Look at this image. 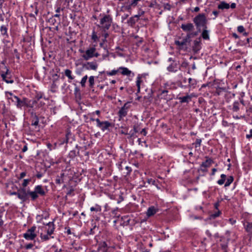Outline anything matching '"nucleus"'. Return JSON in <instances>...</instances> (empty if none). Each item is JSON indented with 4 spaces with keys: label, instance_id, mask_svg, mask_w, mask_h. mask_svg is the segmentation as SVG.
<instances>
[{
    "label": "nucleus",
    "instance_id": "ea45409f",
    "mask_svg": "<svg viewBox=\"0 0 252 252\" xmlns=\"http://www.w3.org/2000/svg\"><path fill=\"white\" fill-rule=\"evenodd\" d=\"M221 211L218 210L217 212L211 214L210 215V218L211 219H214L219 217L221 214Z\"/></svg>",
    "mask_w": 252,
    "mask_h": 252
},
{
    "label": "nucleus",
    "instance_id": "09e8293b",
    "mask_svg": "<svg viewBox=\"0 0 252 252\" xmlns=\"http://www.w3.org/2000/svg\"><path fill=\"white\" fill-rule=\"evenodd\" d=\"M201 141H202V140L201 139H196L195 142L194 143H193V144L195 145V148L199 147L201 145Z\"/></svg>",
    "mask_w": 252,
    "mask_h": 252
},
{
    "label": "nucleus",
    "instance_id": "680f3d73",
    "mask_svg": "<svg viewBox=\"0 0 252 252\" xmlns=\"http://www.w3.org/2000/svg\"><path fill=\"white\" fill-rule=\"evenodd\" d=\"M157 1L156 0H155L154 2H151L150 4L149 5L150 7H154V6L156 7V5L157 4Z\"/></svg>",
    "mask_w": 252,
    "mask_h": 252
},
{
    "label": "nucleus",
    "instance_id": "a18cd8bd",
    "mask_svg": "<svg viewBox=\"0 0 252 252\" xmlns=\"http://www.w3.org/2000/svg\"><path fill=\"white\" fill-rule=\"evenodd\" d=\"M144 14H145V11H143L141 9H139L138 14L136 15H135L134 16H135V17H136L139 20V17L142 15H143Z\"/></svg>",
    "mask_w": 252,
    "mask_h": 252
},
{
    "label": "nucleus",
    "instance_id": "423d86ee",
    "mask_svg": "<svg viewBox=\"0 0 252 252\" xmlns=\"http://www.w3.org/2000/svg\"><path fill=\"white\" fill-rule=\"evenodd\" d=\"M36 227L32 226L28 229L27 231L23 234V237L27 240H33L36 237V234L35 233Z\"/></svg>",
    "mask_w": 252,
    "mask_h": 252
},
{
    "label": "nucleus",
    "instance_id": "79ce46f5",
    "mask_svg": "<svg viewBox=\"0 0 252 252\" xmlns=\"http://www.w3.org/2000/svg\"><path fill=\"white\" fill-rule=\"evenodd\" d=\"M88 79V76L86 75L81 79L80 84L82 87H85L86 86V83Z\"/></svg>",
    "mask_w": 252,
    "mask_h": 252
},
{
    "label": "nucleus",
    "instance_id": "1a4fd4ad",
    "mask_svg": "<svg viewBox=\"0 0 252 252\" xmlns=\"http://www.w3.org/2000/svg\"><path fill=\"white\" fill-rule=\"evenodd\" d=\"M130 106V103L129 102H127L121 108L118 112V115L120 118H124L127 115Z\"/></svg>",
    "mask_w": 252,
    "mask_h": 252
},
{
    "label": "nucleus",
    "instance_id": "393cba45",
    "mask_svg": "<svg viewBox=\"0 0 252 252\" xmlns=\"http://www.w3.org/2000/svg\"><path fill=\"white\" fill-rule=\"evenodd\" d=\"M178 67L176 63H171L169 65L167 69L168 71L171 72H176L177 71Z\"/></svg>",
    "mask_w": 252,
    "mask_h": 252
},
{
    "label": "nucleus",
    "instance_id": "603ef678",
    "mask_svg": "<svg viewBox=\"0 0 252 252\" xmlns=\"http://www.w3.org/2000/svg\"><path fill=\"white\" fill-rule=\"evenodd\" d=\"M189 66V63L186 61H184L181 64V67L186 68Z\"/></svg>",
    "mask_w": 252,
    "mask_h": 252
},
{
    "label": "nucleus",
    "instance_id": "13d9d810",
    "mask_svg": "<svg viewBox=\"0 0 252 252\" xmlns=\"http://www.w3.org/2000/svg\"><path fill=\"white\" fill-rule=\"evenodd\" d=\"M33 101H35V102H33V106H34V103H38V105H40V106H42L45 104V103L43 102H42V101H41V100H39V101H36V100H34Z\"/></svg>",
    "mask_w": 252,
    "mask_h": 252
},
{
    "label": "nucleus",
    "instance_id": "c756f323",
    "mask_svg": "<svg viewBox=\"0 0 252 252\" xmlns=\"http://www.w3.org/2000/svg\"><path fill=\"white\" fill-rule=\"evenodd\" d=\"M5 94L7 99L9 100H11L12 102H13L14 100V97L16 96V95H14L13 93L10 92H5Z\"/></svg>",
    "mask_w": 252,
    "mask_h": 252
},
{
    "label": "nucleus",
    "instance_id": "49530a36",
    "mask_svg": "<svg viewBox=\"0 0 252 252\" xmlns=\"http://www.w3.org/2000/svg\"><path fill=\"white\" fill-rule=\"evenodd\" d=\"M98 38L97 35H96V32L94 31L92 34V39L94 41L96 42L98 40Z\"/></svg>",
    "mask_w": 252,
    "mask_h": 252
},
{
    "label": "nucleus",
    "instance_id": "6ab92c4d",
    "mask_svg": "<svg viewBox=\"0 0 252 252\" xmlns=\"http://www.w3.org/2000/svg\"><path fill=\"white\" fill-rule=\"evenodd\" d=\"M188 82L189 84L187 86H186V88L194 89L196 87L197 82L196 79L189 78L188 79Z\"/></svg>",
    "mask_w": 252,
    "mask_h": 252
},
{
    "label": "nucleus",
    "instance_id": "aec40b11",
    "mask_svg": "<svg viewBox=\"0 0 252 252\" xmlns=\"http://www.w3.org/2000/svg\"><path fill=\"white\" fill-rule=\"evenodd\" d=\"M32 125L34 126H37L39 123V119L35 113L32 112L31 114Z\"/></svg>",
    "mask_w": 252,
    "mask_h": 252
},
{
    "label": "nucleus",
    "instance_id": "5701e85b",
    "mask_svg": "<svg viewBox=\"0 0 252 252\" xmlns=\"http://www.w3.org/2000/svg\"><path fill=\"white\" fill-rule=\"evenodd\" d=\"M218 8L219 9H228L230 8V4L225 2L224 1H221L220 4L218 5Z\"/></svg>",
    "mask_w": 252,
    "mask_h": 252
},
{
    "label": "nucleus",
    "instance_id": "052dcab7",
    "mask_svg": "<svg viewBox=\"0 0 252 252\" xmlns=\"http://www.w3.org/2000/svg\"><path fill=\"white\" fill-rule=\"evenodd\" d=\"M228 221H229V222L232 224V225H233L236 222V220H234L232 218H230L228 220Z\"/></svg>",
    "mask_w": 252,
    "mask_h": 252
},
{
    "label": "nucleus",
    "instance_id": "f257e3e1",
    "mask_svg": "<svg viewBox=\"0 0 252 252\" xmlns=\"http://www.w3.org/2000/svg\"><path fill=\"white\" fill-rule=\"evenodd\" d=\"M18 190L20 192V194H19V198L23 201L28 199V196L31 198L32 201H34L37 199L39 195L44 196L46 194L41 185L36 186L33 191H31L30 189L27 191L25 187L20 188Z\"/></svg>",
    "mask_w": 252,
    "mask_h": 252
},
{
    "label": "nucleus",
    "instance_id": "dca6fc26",
    "mask_svg": "<svg viewBox=\"0 0 252 252\" xmlns=\"http://www.w3.org/2000/svg\"><path fill=\"white\" fill-rule=\"evenodd\" d=\"M168 91L167 90H162L158 94V96L161 99H163L166 100L171 99V97L168 94Z\"/></svg>",
    "mask_w": 252,
    "mask_h": 252
},
{
    "label": "nucleus",
    "instance_id": "0e129e2a",
    "mask_svg": "<svg viewBox=\"0 0 252 252\" xmlns=\"http://www.w3.org/2000/svg\"><path fill=\"white\" fill-rule=\"evenodd\" d=\"M219 11H217V10H214L213 11V14L215 16V17L213 18V19H215L219 15Z\"/></svg>",
    "mask_w": 252,
    "mask_h": 252
},
{
    "label": "nucleus",
    "instance_id": "cd10ccee",
    "mask_svg": "<svg viewBox=\"0 0 252 252\" xmlns=\"http://www.w3.org/2000/svg\"><path fill=\"white\" fill-rule=\"evenodd\" d=\"M142 82V78L140 75H138L136 79V85L137 87V93H139L140 92V84Z\"/></svg>",
    "mask_w": 252,
    "mask_h": 252
},
{
    "label": "nucleus",
    "instance_id": "bb28decb",
    "mask_svg": "<svg viewBox=\"0 0 252 252\" xmlns=\"http://www.w3.org/2000/svg\"><path fill=\"white\" fill-rule=\"evenodd\" d=\"M201 36L204 39L208 40L209 39V31L207 30V29L203 28L202 32L201 33Z\"/></svg>",
    "mask_w": 252,
    "mask_h": 252
},
{
    "label": "nucleus",
    "instance_id": "f3484780",
    "mask_svg": "<svg viewBox=\"0 0 252 252\" xmlns=\"http://www.w3.org/2000/svg\"><path fill=\"white\" fill-rule=\"evenodd\" d=\"M192 95L187 94L186 96H180L178 98L181 103H189L191 100Z\"/></svg>",
    "mask_w": 252,
    "mask_h": 252
},
{
    "label": "nucleus",
    "instance_id": "f03ea898",
    "mask_svg": "<svg viewBox=\"0 0 252 252\" xmlns=\"http://www.w3.org/2000/svg\"><path fill=\"white\" fill-rule=\"evenodd\" d=\"M196 34L197 33L196 32L193 33H188L186 36L181 41L175 40V44L178 46V48L179 50L187 51L188 50V45H189L190 43V38Z\"/></svg>",
    "mask_w": 252,
    "mask_h": 252
},
{
    "label": "nucleus",
    "instance_id": "b1692460",
    "mask_svg": "<svg viewBox=\"0 0 252 252\" xmlns=\"http://www.w3.org/2000/svg\"><path fill=\"white\" fill-rule=\"evenodd\" d=\"M138 19L135 16L131 17L127 21V24L131 27H133Z\"/></svg>",
    "mask_w": 252,
    "mask_h": 252
},
{
    "label": "nucleus",
    "instance_id": "c9c22d12",
    "mask_svg": "<svg viewBox=\"0 0 252 252\" xmlns=\"http://www.w3.org/2000/svg\"><path fill=\"white\" fill-rule=\"evenodd\" d=\"M119 73V69H113L111 71H106L105 74L108 76H114Z\"/></svg>",
    "mask_w": 252,
    "mask_h": 252
},
{
    "label": "nucleus",
    "instance_id": "ddd939ff",
    "mask_svg": "<svg viewBox=\"0 0 252 252\" xmlns=\"http://www.w3.org/2000/svg\"><path fill=\"white\" fill-rule=\"evenodd\" d=\"M119 73L124 76H130L131 74L132 75V76H134V73L131 72V70H129V69L126 67H119Z\"/></svg>",
    "mask_w": 252,
    "mask_h": 252
},
{
    "label": "nucleus",
    "instance_id": "20e7f679",
    "mask_svg": "<svg viewBox=\"0 0 252 252\" xmlns=\"http://www.w3.org/2000/svg\"><path fill=\"white\" fill-rule=\"evenodd\" d=\"M14 101L13 102L16 106L18 108L21 109L23 106H26L27 107L32 108L33 107V102L35 101L29 100L28 98L23 97L22 99H21L17 96L14 97Z\"/></svg>",
    "mask_w": 252,
    "mask_h": 252
},
{
    "label": "nucleus",
    "instance_id": "c85d7f7f",
    "mask_svg": "<svg viewBox=\"0 0 252 252\" xmlns=\"http://www.w3.org/2000/svg\"><path fill=\"white\" fill-rule=\"evenodd\" d=\"M246 230L250 233H252V222H247L245 224Z\"/></svg>",
    "mask_w": 252,
    "mask_h": 252
},
{
    "label": "nucleus",
    "instance_id": "412c9836",
    "mask_svg": "<svg viewBox=\"0 0 252 252\" xmlns=\"http://www.w3.org/2000/svg\"><path fill=\"white\" fill-rule=\"evenodd\" d=\"M7 25H2L0 28V31L1 35L3 36L5 38H7L8 37V34L7 33Z\"/></svg>",
    "mask_w": 252,
    "mask_h": 252
},
{
    "label": "nucleus",
    "instance_id": "4c0bfd02",
    "mask_svg": "<svg viewBox=\"0 0 252 252\" xmlns=\"http://www.w3.org/2000/svg\"><path fill=\"white\" fill-rule=\"evenodd\" d=\"M122 219L124 220V225H127L129 224L130 219L128 216H125L122 217Z\"/></svg>",
    "mask_w": 252,
    "mask_h": 252
},
{
    "label": "nucleus",
    "instance_id": "72a5a7b5",
    "mask_svg": "<svg viewBox=\"0 0 252 252\" xmlns=\"http://www.w3.org/2000/svg\"><path fill=\"white\" fill-rule=\"evenodd\" d=\"M220 178L221 179L219 180L217 183L220 185H222L224 183L225 181L226 180V176L224 174H222L220 175Z\"/></svg>",
    "mask_w": 252,
    "mask_h": 252
},
{
    "label": "nucleus",
    "instance_id": "774afa93",
    "mask_svg": "<svg viewBox=\"0 0 252 252\" xmlns=\"http://www.w3.org/2000/svg\"><path fill=\"white\" fill-rule=\"evenodd\" d=\"M26 175V173L25 172H21L20 174L19 179L23 178Z\"/></svg>",
    "mask_w": 252,
    "mask_h": 252
},
{
    "label": "nucleus",
    "instance_id": "e2e57ef3",
    "mask_svg": "<svg viewBox=\"0 0 252 252\" xmlns=\"http://www.w3.org/2000/svg\"><path fill=\"white\" fill-rule=\"evenodd\" d=\"M10 195H16L19 198V194H20V192H19V190H18L17 191H14V192H11L10 193Z\"/></svg>",
    "mask_w": 252,
    "mask_h": 252
},
{
    "label": "nucleus",
    "instance_id": "4d7b16f0",
    "mask_svg": "<svg viewBox=\"0 0 252 252\" xmlns=\"http://www.w3.org/2000/svg\"><path fill=\"white\" fill-rule=\"evenodd\" d=\"M164 10H170L171 9V6L168 3H164L163 5Z\"/></svg>",
    "mask_w": 252,
    "mask_h": 252
},
{
    "label": "nucleus",
    "instance_id": "5fc2aeb1",
    "mask_svg": "<svg viewBox=\"0 0 252 252\" xmlns=\"http://www.w3.org/2000/svg\"><path fill=\"white\" fill-rule=\"evenodd\" d=\"M96 228V225L94 224L93 226V227L91 228L90 230V232H89V234L90 235H93L95 233V232H94V229H95Z\"/></svg>",
    "mask_w": 252,
    "mask_h": 252
},
{
    "label": "nucleus",
    "instance_id": "338daca9",
    "mask_svg": "<svg viewBox=\"0 0 252 252\" xmlns=\"http://www.w3.org/2000/svg\"><path fill=\"white\" fill-rule=\"evenodd\" d=\"M246 138L248 139L252 138V129L250 130V134H247L246 135Z\"/></svg>",
    "mask_w": 252,
    "mask_h": 252
},
{
    "label": "nucleus",
    "instance_id": "f8f14e48",
    "mask_svg": "<svg viewBox=\"0 0 252 252\" xmlns=\"http://www.w3.org/2000/svg\"><path fill=\"white\" fill-rule=\"evenodd\" d=\"M206 158H207V159L205 161L203 162L200 165V170L203 172L206 171V168L210 167L213 163V161L212 159L208 158L207 157H206Z\"/></svg>",
    "mask_w": 252,
    "mask_h": 252
},
{
    "label": "nucleus",
    "instance_id": "a878e982",
    "mask_svg": "<svg viewBox=\"0 0 252 252\" xmlns=\"http://www.w3.org/2000/svg\"><path fill=\"white\" fill-rule=\"evenodd\" d=\"M64 74L69 80H72L74 79V76L72 75L71 70L69 69H66L64 70Z\"/></svg>",
    "mask_w": 252,
    "mask_h": 252
},
{
    "label": "nucleus",
    "instance_id": "39448f33",
    "mask_svg": "<svg viewBox=\"0 0 252 252\" xmlns=\"http://www.w3.org/2000/svg\"><path fill=\"white\" fill-rule=\"evenodd\" d=\"M193 21L197 28L200 27H202L204 29L207 28V20L205 14L204 13H200L196 16L193 18Z\"/></svg>",
    "mask_w": 252,
    "mask_h": 252
},
{
    "label": "nucleus",
    "instance_id": "8fccbe9b",
    "mask_svg": "<svg viewBox=\"0 0 252 252\" xmlns=\"http://www.w3.org/2000/svg\"><path fill=\"white\" fill-rule=\"evenodd\" d=\"M136 5H132L131 4V1L128 4H127L125 6V9L127 10H130L131 9L132 7H135Z\"/></svg>",
    "mask_w": 252,
    "mask_h": 252
},
{
    "label": "nucleus",
    "instance_id": "473e14b6",
    "mask_svg": "<svg viewBox=\"0 0 252 252\" xmlns=\"http://www.w3.org/2000/svg\"><path fill=\"white\" fill-rule=\"evenodd\" d=\"M79 151L76 152V150H73L70 151V152L68 154V156L70 158H73L79 155Z\"/></svg>",
    "mask_w": 252,
    "mask_h": 252
},
{
    "label": "nucleus",
    "instance_id": "2eb2a0df",
    "mask_svg": "<svg viewBox=\"0 0 252 252\" xmlns=\"http://www.w3.org/2000/svg\"><path fill=\"white\" fill-rule=\"evenodd\" d=\"M55 229V224L53 222H49L47 223L46 227H45L47 233L51 235L53 233Z\"/></svg>",
    "mask_w": 252,
    "mask_h": 252
},
{
    "label": "nucleus",
    "instance_id": "6e6552de",
    "mask_svg": "<svg viewBox=\"0 0 252 252\" xmlns=\"http://www.w3.org/2000/svg\"><path fill=\"white\" fill-rule=\"evenodd\" d=\"M95 51L96 48L94 47H90L85 51V54L82 55V57L84 60L88 61L94 57L93 54Z\"/></svg>",
    "mask_w": 252,
    "mask_h": 252
},
{
    "label": "nucleus",
    "instance_id": "f704fd0d",
    "mask_svg": "<svg viewBox=\"0 0 252 252\" xmlns=\"http://www.w3.org/2000/svg\"><path fill=\"white\" fill-rule=\"evenodd\" d=\"M233 180H234V178H233V176H229L226 180V181L225 183L224 186L225 187H228L233 182Z\"/></svg>",
    "mask_w": 252,
    "mask_h": 252
},
{
    "label": "nucleus",
    "instance_id": "4468645a",
    "mask_svg": "<svg viewBox=\"0 0 252 252\" xmlns=\"http://www.w3.org/2000/svg\"><path fill=\"white\" fill-rule=\"evenodd\" d=\"M83 67L87 70H96L98 67V64L95 62H87L83 65Z\"/></svg>",
    "mask_w": 252,
    "mask_h": 252
},
{
    "label": "nucleus",
    "instance_id": "58836bf2",
    "mask_svg": "<svg viewBox=\"0 0 252 252\" xmlns=\"http://www.w3.org/2000/svg\"><path fill=\"white\" fill-rule=\"evenodd\" d=\"M232 110L234 112H237L239 110V103L238 101L234 102L233 104Z\"/></svg>",
    "mask_w": 252,
    "mask_h": 252
},
{
    "label": "nucleus",
    "instance_id": "c03bdc74",
    "mask_svg": "<svg viewBox=\"0 0 252 252\" xmlns=\"http://www.w3.org/2000/svg\"><path fill=\"white\" fill-rule=\"evenodd\" d=\"M135 131H133L132 129L129 131V132H128V134H127V138H134L135 136Z\"/></svg>",
    "mask_w": 252,
    "mask_h": 252
},
{
    "label": "nucleus",
    "instance_id": "69168bd1",
    "mask_svg": "<svg viewBox=\"0 0 252 252\" xmlns=\"http://www.w3.org/2000/svg\"><path fill=\"white\" fill-rule=\"evenodd\" d=\"M220 206V202L219 201H218L217 202H216L215 204H214V207L217 210H219L218 208Z\"/></svg>",
    "mask_w": 252,
    "mask_h": 252
},
{
    "label": "nucleus",
    "instance_id": "6e6d98bb",
    "mask_svg": "<svg viewBox=\"0 0 252 252\" xmlns=\"http://www.w3.org/2000/svg\"><path fill=\"white\" fill-rule=\"evenodd\" d=\"M34 245L32 243H29L27 245H26L25 246V248L26 249V250H29V249H32Z\"/></svg>",
    "mask_w": 252,
    "mask_h": 252
},
{
    "label": "nucleus",
    "instance_id": "9d476101",
    "mask_svg": "<svg viewBox=\"0 0 252 252\" xmlns=\"http://www.w3.org/2000/svg\"><path fill=\"white\" fill-rule=\"evenodd\" d=\"M5 68L6 69L5 72H1L0 76L2 80L6 83L12 84L14 82V80L12 79L10 77L8 76L9 75V69L6 67Z\"/></svg>",
    "mask_w": 252,
    "mask_h": 252
},
{
    "label": "nucleus",
    "instance_id": "a19ab883",
    "mask_svg": "<svg viewBox=\"0 0 252 252\" xmlns=\"http://www.w3.org/2000/svg\"><path fill=\"white\" fill-rule=\"evenodd\" d=\"M89 86L90 88H93L94 85V76H91L89 78Z\"/></svg>",
    "mask_w": 252,
    "mask_h": 252
},
{
    "label": "nucleus",
    "instance_id": "2f4dec72",
    "mask_svg": "<svg viewBox=\"0 0 252 252\" xmlns=\"http://www.w3.org/2000/svg\"><path fill=\"white\" fill-rule=\"evenodd\" d=\"M47 22L51 25H56V24H59V23H60V21H58L54 17H52L50 18L49 19H48Z\"/></svg>",
    "mask_w": 252,
    "mask_h": 252
},
{
    "label": "nucleus",
    "instance_id": "37998d69",
    "mask_svg": "<svg viewBox=\"0 0 252 252\" xmlns=\"http://www.w3.org/2000/svg\"><path fill=\"white\" fill-rule=\"evenodd\" d=\"M91 211L100 212L101 210V207L98 205H96L95 207H92L90 208Z\"/></svg>",
    "mask_w": 252,
    "mask_h": 252
},
{
    "label": "nucleus",
    "instance_id": "4be33fe9",
    "mask_svg": "<svg viewBox=\"0 0 252 252\" xmlns=\"http://www.w3.org/2000/svg\"><path fill=\"white\" fill-rule=\"evenodd\" d=\"M157 210L154 206H151L148 208L146 212V215L149 217H151L155 215L157 213Z\"/></svg>",
    "mask_w": 252,
    "mask_h": 252
},
{
    "label": "nucleus",
    "instance_id": "de8ad7c7",
    "mask_svg": "<svg viewBox=\"0 0 252 252\" xmlns=\"http://www.w3.org/2000/svg\"><path fill=\"white\" fill-rule=\"evenodd\" d=\"M31 181V179H24L23 180V182L22 183V186L23 187H26L27 186V185L29 184V183Z\"/></svg>",
    "mask_w": 252,
    "mask_h": 252
},
{
    "label": "nucleus",
    "instance_id": "864d4df0",
    "mask_svg": "<svg viewBox=\"0 0 252 252\" xmlns=\"http://www.w3.org/2000/svg\"><path fill=\"white\" fill-rule=\"evenodd\" d=\"M237 31L238 32L242 33L245 31V28L243 26H239L237 27Z\"/></svg>",
    "mask_w": 252,
    "mask_h": 252
},
{
    "label": "nucleus",
    "instance_id": "3c124183",
    "mask_svg": "<svg viewBox=\"0 0 252 252\" xmlns=\"http://www.w3.org/2000/svg\"><path fill=\"white\" fill-rule=\"evenodd\" d=\"M227 243H228V241H227V242L226 243H222V244H220V246H221V248H222V250H223L224 251H225V252H226V249L227 248Z\"/></svg>",
    "mask_w": 252,
    "mask_h": 252
},
{
    "label": "nucleus",
    "instance_id": "0eeeda50",
    "mask_svg": "<svg viewBox=\"0 0 252 252\" xmlns=\"http://www.w3.org/2000/svg\"><path fill=\"white\" fill-rule=\"evenodd\" d=\"M95 122H96V126L100 128L102 131L108 129L112 126V124L109 121L101 122L98 118L96 119Z\"/></svg>",
    "mask_w": 252,
    "mask_h": 252
},
{
    "label": "nucleus",
    "instance_id": "9b49d317",
    "mask_svg": "<svg viewBox=\"0 0 252 252\" xmlns=\"http://www.w3.org/2000/svg\"><path fill=\"white\" fill-rule=\"evenodd\" d=\"M181 28L184 32L188 33H191V32L194 29L193 24L191 23L182 24L181 25Z\"/></svg>",
    "mask_w": 252,
    "mask_h": 252
},
{
    "label": "nucleus",
    "instance_id": "7ed1b4c3",
    "mask_svg": "<svg viewBox=\"0 0 252 252\" xmlns=\"http://www.w3.org/2000/svg\"><path fill=\"white\" fill-rule=\"evenodd\" d=\"M113 23V19L110 15L103 14L100 19V26L104 32L108 31Z\"/></svg>",
    "mask_w": 252,
    "mask_h": 252
},
{
    "label": "nucleus",
    "instance_id": "e433bc0d",
    "mask_svg": "<svg viewBox=\"0 0 252 252\" xmlns=\"http://www.w3.org/2000/svg\"><path fill=\"white\" fill-rule=\"evenodd\" d=\"M51 235L47 233L46 234H43L42 233L40 235L41 239L43 241H47L50 239V238H53V236L50 237Z\"/></svg>",
    "mask_w": 252,
    "mask_h": 252
},
{
    "label": "nucleus",
    "instance_id": "7c9ffc66",
    "mask_svg": "<svg viewBox=\"0 0 252 252\" xmlns=\"http://www.w3.org/2000/svg\"><path fill=\"white\" fill-rule=\"evenodd\" d=\"M71 133L70 132V131H67L66 133V134H65V140H64L63 141V142H61V144H64V143H67L68 142H69V140H70V137L71 136Z\"/></svg>",
    "mask_w": 252,
    "mask_h": 252
},
{
    "label": "nucleus",
    "instance_id": "a211bd4d",
    "mask_svg": "<svg viewBox=\"0 0 252 252\" xmlns=\"http://www.w3.org/2000/svg\"><path fill=\"white\" fill-rule=\"evenodd\" d=\"M201 43L200 39L195 40L193 42L192 50L194 53H197L201 49Z\"/></svg>",
    "mask_w": 252,
    "mask_h": 252
},
{
    "label": "nucleus",
    "instance_id": "bf43d9fd",
    "mask_svg": "<svg viewBox=\"0 0 252 252\" xmlns=\"http://www.w3.org/2000/svg\"><path fill=\"white\" fill-rule=\"evenodd\" d=\"M122 163H123V161H121V162H119L117 163V164H116L117 167H118V168L120 170H122L123 169V167H122Z\"/></svg>",
    "mask_w": 252,
    "mask_h": 252
}]
</instances>
